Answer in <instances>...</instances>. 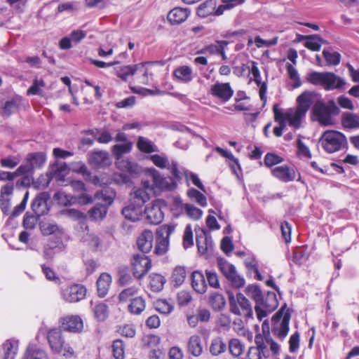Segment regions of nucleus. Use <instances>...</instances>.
Here are the masks:
<instances>
[{
	"label": "nucleus",
	"instance_id": "1",
	"mask_svg": "<svg viewBox=\"0 0 359 359\" xmlns=\"http://www.w3.org/2000/svg\"><path fill=\"white\" fill-rule=\"evenodd\" d=\"M306 80L313 85L322 86L326 90L342 88L346 81L332 72H312L307 74Z\"/></svg>",
	"mask_w": 359,
	"mask_h": 359
},
{
	"label": "nucleus",
	"instance_id": "2",
	"mask_svg": "<svg viewBox=\"0 0 359 359\" xmlns=\"http://www.w3.org/2000/svg\"><path fill=\"white\" fill-rule=\"evenodd\" d=\"M46 339L51 351L69 357L74 355V350L67 343L62 334V329L53 327L48 330Z\"/></svg>",
	"mask_w": 359,
	"mask_h": 359
},
{
	"label": "nucleus",
	"instance_id": "3",
	"mask_svg": "<svg viewBox=\"0 0 359 359\" xmlns=\"http://www.w3.org/2000/svg\"><path fill=\"white\" fill-rule=\"evenodd\" d=\"M291 318V313L289 309L285 305L273 316L272 333L280 341H283L288 334L289 323Z\"/></svg>",
	"mask_w": 359,
	"mask_h": 359
},
{
	"label": "nucleus",
	"instance_id": "4",
	"mask_svg": "<svg viewBox=\"0 0 359 359\" xmlns=\"http://www.w3.org/2000/svg\"><path fill=\"white\" fill-rule=\"evenodd\" d=\"M320 143L327 153L332 154L344 148L347 141L345 135L341 133L327 130L323 134Z\"/></svg>",
	"mask_w": 359,
	"mask_h": 359
},
{
	"label": "nucleus",
	"instance_id": "5",
	"mask_svg": "<svg viewBox=\"0 0 359 359\" xmlns=\"http://www.w3.org/2000/svg\"><path fill=\"white\" fill-rule=\"evenodd\" d=\"M339 109L333 101L325 104L317 101L313 108V112L318 122L323 126H331L334 123L333 114H338Z\"/></svg>",
	"mask_w": 359,
	"mask_h": 359
},
{
	"label": "nucleus",
	"instance_id": "6",
	"mask_svg": "<svg viewBox=\"0 0 359 359\" xmlns=\"http://www.w3.org/2000/svg\"><path fill=\"white\" fill-rule=\"evenodd\" d=\"M176 228L173 222L163 224L156 230V244L154 252L158 255H163L167 252L169 248V238Z\"/></svg>",
	"mask_w": 359,
	"mask_h": 359
},
{
	"label": "nucleus",
	"instance_id": "7",
	"mask_svg": "<svg viewBox=\"0 0 359 359\" xmlns=\"http://www.w3.org/2000/svg\"><path fill=\"white\" fill-rule=\"evenodd\" d=\"M278 306V302L275 292H267L264 293L258 304L255 306L257 318L260 321L262 320L269 313L274 311Z\"/></svg>",
	"mask_w": 359,
	"mask_h": 359
},
{
	"label": "nucleus",
	"instance_id": "8",
	"mask_svg": "<svg viewBox=\"0 0 359 359\" xmlns=\"http://www.w3.org/2000/svg\"><path fill=\"white\" fill-rule=\"evenodd\" d=\"M229 307L231 312L235 315L247 318L252 316L253 311L251 304L242 293H238L236 298L229 297Z\"/></svg>",
	"mask_w": 359,
	"mask_h": 359
},
{
	"label": "nucleus",
	"instance_id": "9",
	"mask_svg": "<svg viewBox=\"0 0 359 359\" xmlns=\"http://www.w3.org/2000/svg\"><path fill=\"white\" fill-rule=\"evenodd\" d=\"M148 175L151 178L153 187L159 191H172L177 187L176 180L172 177H165L155 168H149L147 170Z\"/></svg>",
	"mask_w": 359,
	"mask_h": 359
},
{
	"label": "nucleus",
	"instance_id": "10",
	"mask_svg": "<svg viewBox=\"0 0 359 359\" xmlns=\"http://www.w3.org/2000/svg\"><path fill=\"white\" fill-rule=\"evenodd\" d=\"M46 161V155L42 152L29 154L26 158V163L18 167V172L22 175H29L34 170L41 168Z\"/></svg>",
	"mask_w": 359,
	"mask_h": 359
},
{
	"label": "nucleus",
	"instance_id": "11",
	"mask_svg": "<svg viewBox=\"0 0 359 359\" xmlns=\"http://www.w3.org/2000/svg\"><path fill=\"white\" fill-rule=\"evenodd\" d=\"M133 275L137 278L144 276L151 267V260L144 254L133 255L132 260Z\"/></svg>",
	"mask_w": 359,
	"mask_h": 359
},
{
	"label": "nucleus",
	"instance_id": "12",
	"mask_svg": "<svg viewBox=\"0 0 359 359\" xmlns=\"http://www.w3.org/2000/svg\"><path fill=\"white\" fill-rule=\"evenodd\" d=\"M150 159L153 163L159 168H168L175 179L181 178L180 172L178 170V163L177 161H172L171 163H170L167 156L165 154L151 155Z\"/></svg>",
	"mask_w": 359,
	"mask_h": 359
},
{
	"label": "nucleus",
	"instance_id": "13",
	"mask_svg": "<svg viewBox=\"0 0 359 359\" xmlns=\"http://www.w3.org/2000/svg\"><path fill=\"white\" fill-rule=\"evenodd\" d=\"M147 222L151 224H160L164 217L161 207V201H155L148 205L144 212Z\"/></svg>",
	"mask_w": 359,
	"mask_h": 359
},
{
	"label": "nucleus",
	"instance_id": "14",
	"mask_svg": "<svg viewBox=\"0 0 359 359\" xmlns=\"http://www.w3.org/2000/svg\"><path fill=\"white\" fill-rule=\"evenodd\" d=\"M233 90L229 83L216 82L210 89V93L224 102L229 101L233 95Z\"/></svg>",
	"mask_w": 359,
	"mask_h": 359
},
{
	"label": "nucleus",
	"instance_id": "15",
	"mask_svg": "<svg viewBox=\"0 0 359 359\" xmlns=\"http://www.w3.org/2000/svg\"><path fill=\"white\" fill-rule=\"evenodd\" d=\"M86 294V289L81 285H73L62 291V298L68 302H77L83 299Z\"/></svg>",
	"mask_w": 359,
	"mask_h": 359
},
{
	"label": "nucleus",
	"instance_id": "16",
	"mask_svg": "<svg viewBox=\"0 0 359 359\" xmlns=\"http://www.w3.org/2000/svg\"><path fill=\"white\" fill-rule=\"evenodd\" d=\"M61 329L69 332H80L83 327V321L79 316H67L60 319Z\"/></svg>",
	"mask_w": 359,
	"mask_h": 359
},
{
	"label": "nucleus",
	"instance_id": "17",
	"mask_svg": "<svg viewBox=\"0 0 359 359\" xmlns=\"http://www.w3.org/2000/svg\"><path fill=\"white\" fill-rule=\"evenodd\" d=\"M196 241L198 250L201 254L205 255L212 250V238L206 235L205 231L202 229L196 231Z\"/></svg>",
	"mask_w": 359,
	"mask_h": 359
},
{
	"label": "nucleus",
	"instance_id": "18",
	"mask_svg": "<svg viewBox=\"0 0 359 359\" xmlns=\"http://www.w3.org/2000/svg\"><path fill=\"white\" fill-rule=\"evenodd\" d=\"M273 177L283 182H289L295 180L296 172L294 168L287 165H280L271 170Z\"/></svg>",
	"mask_w": 359,
	"mask_h": 359
},
{
	"label": "nucleus",
	"instance_id": "19",
	"mask_svg": "<svg viewBox=\"0 0 359 359\" xmlns=\"http://www.w3.org/2000/svg\"><path fill=\"white\" fill-rule=\"evenodd\" d=\"M148 62L139 63L135 65H126L115 68L116 75L122 81H126L129 76H133L137 72L143 69Z\"/></svg>",
	"mask_w": 359,
	"mask_h": 359
},
{
	"label": "nucleus",
	"instance_id": "20",
	"mask_svg": "<svg viewBox=\"0 0 359 359\" xmlns=\"http://www.w3.org/2000/svg\"><path fill=\"white\" fill-rule=\"evenodd\" d=\"M251 69L250 73L253 76V81L255 82L257 86L259 88V97L261 100L266 102V93L267 90V83L266 81H262L261 80V74L259 69L257 67V62L252 61L251 62Z\"/></svg>",
	"mask_w": 359,
	"mask_h": 359
},
{
	"label": "nucleus",
	"instance_id": "21",
	"mask_svg": "<svg viewBox=\"0 0 359 359\" xmlns=\"http://www.w3.org/2000/svg\"><path fill=\"white\" fill-rule=\"evenodd\" d=\"M192 288L198 294H204L208 289V285L204 274L200 271H194L191 275Z\"/></svg>",
	"mask_w": 359,
	"mask_h": 359
},
{
	"label": "nucleus",
	"instance_id": "22",
	"mask_svg": "<svg viewBox=\"0 0 359 359\" xmlns=\"http://www.w3.org/2000/svg\"><path fill=\"white\" fill-rule=\"evenodd\" d=\"M153 241V232L150 230H144L137 238V245L138 249L144 254L148 253L152 248Z\"/></svg>",
	"mask_w": 359,
	"mask_h": 359
},
{
	"label": "nucleus",
	"instance_id": "23",
	"mask_svg": "<svg viewBox=\"0 0 359 359\" xmlns=\"http://www.w3.org/2000/svg\"><path fill=\"white\" fill-rule=\"evenodd\" d=\"M18 350V341L15 339L6 340L1 346L3 359H14Z\"/></svg>",
	"mask_w": 359,
	"mask_h": 359
},
{
	"label": "nucleus",
	"instance_id": "24",
	"mask_svg": "<svg viewBox=\"0 0 359 359\" xmlns=\"http://www.w3.org/2000/svg\"><path fill=\"white\" fill-rule=\"evenodd\" d=\"M316 96V93L312 91H305L302 93L297 98V109L306 114L310 107L313 103Z\"/></svg>",
	"mask_w": 359,
	"mask_h": 359
},
{
	"label": "nucleus",
	"instance_id": "25",
	"mask_svg": "<svg viewBox=\"0 0 359 359\" xmlns=\"http://www.w3.org/2000/svg\"><path fill=\"white\" fill-rule=\"evenodd\" d=\"M188 8H175L168 14V20L172 25H178L184 22L189 15Z\"/></svg>",
	"mask_w": 359,
	"mask_h": 359
},
{
	"label": "nucleus",
	"instance_id": "26",
	"mask_svg": "<svg viewBox=\"0 0 359 359\" xmlns=\"http://www.w3.org/2000/svg\"><path fill=\"white\" fill-rule=\"evenodd\" d=\"M90 165L96 167H104L109 165V158L108 153L104 151H93L88 158Z\"/></svg>",
	"mask_w": 359,
	"mask_h": 359
},
{
	"label": "nucleus",
	"instance_id": "27",
	"mask_svg": "<svg viewBox=\"0 0 359 359\" xmlns=\"http://www.w3.org/2000/svg\"><path fill=\"white\" fill-rule=\"evenodd\" d=\"M122 215L124 217L130 221L136 222L141 219L142 216V207L138 206L135 203L125 207L122 210Z\"/></svg>",
	"mask_w": 359,
	"mask_h": 359
},
{
	"label": "nucleus",
	"instance_id": "28",
	"mask_svg": "<svg viewBox=\"0 0 359 359\" xmlns=\"http://www.w3.org/2000/svg\"><path fill=\"white\" fill-rule=\"evenodd\" d=\"M32 209L36 217H40L47 212V204L44 193L38 195L32 203Z\"/></svg>",
	"mask_w": 359,
	"mask_h": 359
},
{
	"label": "nucleus",
	"instance_id": "29",
	"mask_svg": "<svg viewBox=\"0 0 359 359\" xmlns=\"http://www.w3.org/2000/svg\"><path fill=\"white\" fill-rule=\"evenodd\" d=\"M111 283V276L107 273H102L97 280V293L100 297L107 295Z\"/></svg>",
	"mask_w": 359,
	"mask_h": 359
},
{
	"label": "nucleus",
	"instance_id": "30",
	"mask_svg": "<svg viewBox=\"0 0 359 359\" xmlns=\"http://www.w3.org/2000/svg\"><path fill=\"white\" fill-rule=\"evenodd\" d=\"M187 350L190 354L195 357H198L203 353V346L200 336L194 334L189 337Z\"/></svg>",
	"mask_w": 359,
	"mask_h": 359
},
{
	"label": "nucleus",
	"instance_id": "31",
	"mask_svg": "<svg viewBox=\"0 0 359 359\" xmlns=\"http://www.w3.org/2000/svg\"><path fill=\"white\" fill-rule=\"evenodd\" d=\"M341 124L346 129H359V114L344 112L341 115Z\"/></svg>",
	"mask_w": 359,
	"mask_h": 359
},
{
	"label": "nucleus",
	"instance_id": "32",
	"mask_svg": "<svg viewBox=\"0 0 359 359\" xmlns=\"http://www.w3.org/2000/svg\"><path fill=\"white\" fill-rule=\"evenodd\" d=\"M226 344L222 337H213L209 346V351L212 356H218L226 350Z\"/></svg>",
	"mask_w": 359,
	"mask_h": 359
},
{
	"label": "nucleus",
	"instance_id": "33",
	"mask_svg": "<svg viewBox=\"0 0 359 359\" xmlns=\"http://www.w3.org/2000/svg\"><path fill=\"white\" fill-rule=\"evenodd\" d=\"M306 113L300 111L298 109H290L287 111V118L290 126L298 129L301 127L302 119L305 117Z\"/></svg>",
	"mask_w": 359,
	"mask_h": 359
},
{
	"label": "nucleus",
	"instance_id": "34",
	"mask_svg": "<svg viewBox=\"0 0 359 359\" xmlns=\"http://www.w3.org/2000/svg\"><path fill=\"white\" fill-rule=\"evenodd\" d=\"M193 72L190 67L184 65L175 69L173 75L175 79L184 83L191 82L193 79Z\"/></svg>",
	"mask_w": 359,
	"mask_h": 359
},
{
	"label": "nucleus",
	"instance_id": "35",
	"mask_svg": "<svg viewBox=\"0 0 359 359\" xmlns=\"http://www.w3.org/2000/svg\"><path fill=\"white\" fill-rule=\"evenodd\" d=\"M71 187L76 191H81L82 192L80 196H79L77 198V202L79 204L85 205L91 203L93 202V199L90 196L86 195L83 193V191L86 190L85 189V184L80 180H75L72 181L70 184Z\"/></svg>",
	"mask_w": 359,
	"mask_h": 359
},
{
	"label": "nucleus",
	"instance_id": "36",
	"mask_svg": "<svg viewBox=\"0 0 359 359\" xmlns=\"http://www.w3.org/2000/svg\"><path fill=\"white\" fill-rule=\"evenodd\" d=\"M217 4L215 0H208L201 4L197 9V14L201 18H206L213 15Z\"/></svg>",
	"mask_w": 359,
	"mask_h": 359
},
{
	"label": "nucleus",
	"instance_id": "37",
	"mask_svg": "<svg viewBox=\"0 0 359 359\" xmlns=\"http://www.w3.org/2000/svg\"><path fill=\"white\" fill-rule=\"evenodd\" d=\"M166 279L158 273H151L149 276V286L153 292H160L163 290Z\"/></svg>",
	"mask_w": 359,
	"mask_h": 359
},
{
	"label": "nucleus",
	"instance_id": "38",
	"mask_svg": "<svg viewBox=\"0 0 359 359\" xmlns=\"http://www.w3.org/2000/svg\"><path fill=\"white\" fill-rule=\"evenodd\" d=\"M21 104V98L15 97L11 100L6 101L2 108V114L4 116H10L17 112Z\"/></svg>",
	"mask_w": 359,
	"mask_h": 359
},
{
	"label": "nucleus",
	"instance_id": "39",
	"mask_svg": "<svg viewBox=\"0 0 359 359\" xmlns=\"http://www.w3.org/2000/svg\"><path fill=\"white\" fill-rule=\"evenodd\" d=\"M187 273L184 266H176L172 273L171 280L175 287L180 286L186 278Z\"/></svg>",
	"mask_w": 359,
	"mask_h": 359
},
{
	"label": "nucleus",
	"instance_id": "40",
	"mask_svg": "<svg viewBox=\"0 0 359 359\" xmlns=\"http://www.w3.org/2000/svg\"><path fill=\"white\" fill-rule=\"evenodd\" d=\"M209 303L215 311H221L226 304L225 299L223 295L217 292L210 294Z\"/></svg>",
	"mask_w": 359,
	"mask_h": 359
},
{
	"label": "nucleus",
	"instance_id": "41",
	"mask_svg": "<svg viewBox=\"0 0 359 359\" xmlns=\"http://www.w3.org/2000/svg\"><path fill=\"white\" fill-rule=\"evenodd\" d=\"M224 45H228L225 41H217L216 43L208 45L198 51V53L203 55H218L220 48Z\"/></svg>",
	"mask_w": 359,
	"mask_h": 359
},
{
	"label": "nucleus",
	"instance_id": "42",
	"mask_svg": "<svg viewBox=\"0 0 359 359\" xmlns=\"http://www.w3.org/2000/svg\"><path fill=\"white\" fill-rule=\"evenodd\" d=\"M145 309V301L141 297H135L131 300L128 305V311L135 315L140 314Z\"/></svg>",
	"mask_w": 359,
	"mask_h": 359
},
{
	"label": "nucleus",
	"instance_id": "43",
	"mask_svg": "<svg viewBox=\"0 0 359 359\" xmlns=\"http://www.w3.org/2000/svg\"><path fill=\"white\" fill-rule=\"evenodd\" d=\"M133 144L127 142L123 144H117L113 146L112 153L117 160H119L125 154L129 153L132 149Z\"/></svg>",
	"mask_w": 359,
	"mask_h": 359
},
{
	"label": "nucleus",
	"instance_id": "44",
	"mask_svg": "<svg viewBox=\"0 0 359 359\" xmlns=\"http://www.w3.org/2000/svg\"><path fill=\"white\" fill-rule=\"evenodd\" d=\"M107 212V205L102 204H96L91 210H89L90 217L93 220H101L105 217Z\"/></svg>",
	"mask_w": 359,
	"mask_h": 359
},
{
	"label": "nucleus",
	"instance_id": "45",
	"mask_svg": "<svg viewBox=\"0 0 359 359\" xmlns=\"http://www.w3.org/2000/svg\"><path fill=\"white\" fill-rule=\"evenodd\" d=\"M323 43V39L318 35H309L304 46L313 51H319Z\"/></svg>",
	"mask_w": 359,
	"mask_h": 359
},
{
	"label": "nucleus",
	"instance_id": "46",
	"mask_svg": "<svg viewBox=\"0 0 359 359\" xmlns=\"http://www.w3.org/2000/svg\"><path fill=\"white\" fill-rule=\"evenodd\" d=\"M187 196L191 201L196 202L202 207H205L208 205L207 198L205 195L196 189L191 188L189 189L187 191Z\"/></svg>",
	"mask_w": 359,
	"mask_h": 359
},
{
	"label": "nucleus",
	"instance_id": "47",
	"mask_svg": "<svg viewBox=\"0 0 359 359\" xmlns=\"http://www.w3.org/2000/svg\"><path fill=\"white\" fill-rule=\"evenodd\" d=\"M150 199V193L145 189H137L134 191V203L138 206H142L146 202Z\"/></svg>",
	"mask_w": 359,
	"mask_h": 359
},
{
	"label": "nucleus",
	"instance_id": "48",
	"mask_svg": "<svg viewBox=\"0 0 359 359\" xmlns=\"http://www.w3.org/2000/svg\"><path fill=\"white\" fill-rule=\"evenodd\" d=\"M95 317L100 321L104 320L109 316V309L106 304L98 303L93 308Z\"/></svg>",
	"mask_w": 359,
	"mask_h": 359
},
{
	"label": "nucleus",
	"instance_id": "49",
	"mask_svg": "<svg viewBox=\"0 0 359 359\" xmlns=\"http://www.w3.org/2000/svg\"><path fill=\"white\" fill-rule=\"evenodd\" d=\"M323 56L329 65L336 66L339 64L341 55L332 49L323 50Z\"/></svg>",
	"mask_w": 359,
	"mask_h": 359
},
{
	"label": "nucleus",
	"instance_id": "50",
	"mask_svg": "<svg viewBox=\"0 0 359 359\" xmlns=\"http://www.w3.org/2000/svg\"><path fill=\"white\" fill-rule=\"evenodd\" d=\"M229 350L233 357H238L244 351V345L238 339H231L229 342Z\"/></svg>",
	"mask_w": 359,
	"mask_h": 359
},
{
	"label": "nucleus",
	"instance_id": "51",
	"mask_svg": "<svg viewBox=\"0 0 359 359\" xmlns=\"http://www.w3.org/2000/svg\"><path fill=\"white\" fill-rule=\"evenodd\" d=\"M137 147L140 151L148 154L157 151L156 146L152 142L144 137H139Z\"/></svg>",
	"mask_w": 359,
	"mask_h": 359
},
{
	"label": "nucleus",
	"instance_id": "52",
	"mask_svg": "<svg viewBox=\"0 0 359 359\" xmlns=\"http://www.w3.org/2000/svg\"><path fill=\"white\" fill-rule=\"evenodd\" d=\"M226 278L234 288L242 287L245 283L244 278L237 273L236 269L233 271Z\"/></svg>",
	"mask_w": 359,
	"mask_h": 359
},
{
	"label": "nucleus",
	"instance_id": "53",
	"mask_svg": "<svg viewBox=\"0 0 359 359\" xmlns=\"http://www.w3.org/2000/svg\"><path fill=\"white\" fill-rule=\"evenodd\" d=\"M83 243L93 250H97L100 245L99 237L93 233H86L83 237Z\"/></svg>",
	"mask_w": 359,
	"mask_h": 359
},
{
	"label": "nucleus",
	"instance_id": "54",
	"mask_svg": "<svg viewBox=\"0 0 359 359\" xmlns=\"http://www.w3.org/2000/svg\"><path fill=\"white\" fill-rule=\"evenodd\" d=\"M246 293L256 303V305L258 304L259 302L262 299L263 296V293L258 285H250L246 287Z\"/></svg>",
	"mask_w": 359,
	"mask_h": 359
},
{
	"label": "nucleus",
	"instance_id": "55",
	"mask_svg": "<svg viewBox=\"0 0 359 359\" xmlns=\"http://www.w3.org/2000/svg\"><path fill=\"white\" fill-rule=\"evenodd\" d=\"M131 179L130 175L126 172H114L111 177V183L116 184H128L130 183Z\"/></svg>",
	"mask_w": 359,
	"mask_h": 359
},
{
	"label": "nucleus",
	"instance_id": "56",
	"mask_svg": "<svg viewBox=\"0 0 359 359\" xmlns=\"http://www.w3.org/2000/svg\"><path fill=\"white\" fill-rule=\"evenodd\" d=\"M112 351L115 359H124V344L121 339H116L113 341Z\"/></svg>",
	"mask_w": 359,
	"mask_h": 359
},
{
	"label": "nucleus",
	"instance_id": "57",
	"mask_svg": "<svg viewBox=\"0 0 359 359\" xmlns=\"http://www.w3.org/2000/svg\"><path fill=\"white\" fill-rule=\"evenodd\" d=\"M183 210L190 218L194 220L199 219L203 215V211L193 205L184 204Z\"/></svg>",
	"mask_w": 359,
	"mask_h": 359
},
{
	"label": "nucleus",
	"instance_id": "58",
	"mask_svg": "<svg viewBox=\"0 0 359 359\" xmlns=\"http://www.w3.org/2000/svg\"><path fill=\"white\" fill-rule=\"evenodd\" d=\"M217 265L219 270L225 277H227L236 269V267L232 264L222 258L217 259Z\"/></svg>",
	"mask_w": 359,
	"mask_h": 359
},
{
	"label": "nucleus",
	"instance_id": "59",
	"mask_svg": "<svg viewBox=\"0 0 359 359\" xmlns=\"http://www.w3.org/2000/svg\"><path fill=\"white\" fill-rule=\"evenodd\" d=\"M286 70L290 79L294 81L293 87H299L302 85V82L297 70L291 64H287Z\"/></svg>",
	"mask_w": 359,
	"mask_h": 359
},
{
	"label": "nucleus",
	"instance_id": "60",
	"mask_svg": "<svg viewBox=\"0 0 359 359\" xmlns=\"http://www.w3.org/2000/svg\"><path fill=\"white\" fill-rule=\"evenodd\" d=\"M283 161V158L273 153H267L264 159V163L266 167H272Z\"/></svg>",
	"mask_w": 359,
	"mask_h": 359
},
{
	"label": "nucleus",
	"instance_id": "61",
	"mask_svg": "<svg viewBox=\"0 0 359 359\" xmlns=\"http://www.w3.org/2000/svg\"><path fill=\"white\" fill-rule=\"evenodd\" d=\"M138 287L135 286H132L124 289L120 292L118 295V299L120 302L128 301L130 297L135 295L138 292Z\"/></svg>",
	"mask_w": 359,
	"mask_h": 359
},
{
	"label": "nucleus",
	"instance_id": "62",
	"mask_svg": "<svg viewBox=\"0 0 359 359\" xmlns=\"http://www.w3.org/2000/svg\"><path fill=\"white\" fill-rule=\"evenodd\" d=\"M51 168V171L50 172L51 178L62 180V177H63L65 175V172L67 169V165L64 163L60 165H53Z\"/></svg>",
	"mask_w": 359,
	"mask_h": 359
},
{
	"label": "nucleus",
	"instance_id": "63",
	"mask_svg": "<svg viewBox=\"0 0 359 359\" xmlns=\"http://www.w3.org/2000/svg\"><path fill=\"white\" fill-rule=\"evenodd\" d=\"M117 332L123 337L133 338L135 335V329L132 325L126 324L118 327Z\"/></svg>",
	"mask_w": 359,
	"mask_h": 359
},
{
	"label": "nucleus",
	"instance_id": "64",
	"mask_svg": "<svg viewBox=\"0 0 359 359\" xmlns=\"http://www.w3.org/2000/svg\"><path fill=\"white\" fill-rule=\"evenodd\" d=\"M27 353L29 359H48L47 353L41 348H29Z\"/></svg>",
	"mask_w": 359,
	"mask_h": 359
}]
</instances>
